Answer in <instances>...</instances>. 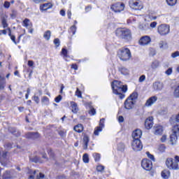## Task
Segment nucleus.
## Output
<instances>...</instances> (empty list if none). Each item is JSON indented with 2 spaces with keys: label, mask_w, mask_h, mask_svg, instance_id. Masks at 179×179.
Segmentation results:
<instances>
[{
  "label": "nucleus",
  "mask_w": 179,
  "mask_h": 179,
  "mask_svg": "<svg viewBox=\"0 0 179 179\" xmlns=\"http://www.w3.org/2000/svg\"><path fill=\"white\" fill-rule=\"evenodd\" d=\"M97 171H104V166L99 165L96 166Z\"/></svg>",
  "instance_id": "37998d69"
},
{
  "label": "nucleus",
  "mask_w": 179,
  "mask_h": 179,
  "mask_svg": "<svg viewBox=\"0 0 179 179\" xmlns=\"http://www.w3.org/2000/svg\"><path fill=\"white\" fill-rule=\"evenodd\" d=\"M162 177L164 179H169V178L170 177V171L164 170L162 172Z\"/></svg>",
  "instance_id": "4be33fe9"
},
{
  "label": "nucleus",
  "mask_w": 179,
  "mask_h": 179,
  "mask_svg": "<svg viewBox=\"0 0 179 179\" xmlns=\"http://www.w3.org/2000/svg\"><path fill=\"white\" fill-rule=\"evenodd\" d=\"M61 100H62V96L59 95L57 96L55 99V101L56 103H59V101H61Z\"/></svg>",
  "instance_id": "c03bdc74"
},
{
  "label": "nucleus",
  "mask_w": 179,
  "mask_h": 179,
  "mask_svg": "<svg viewBox=\"0 0 179 179\" xmlns=\"http://www.w3.org/2000/svg\"><path fill=\"white\" fill-rule=\"evenodd\" d=\"M157 31L160 36H167L170 33V25L162 24L158 26Z\"/></svg>",
  "instance_id": "423d86ee"
},
{
  "label": "nucleus",
  "mask_w": 179,
  "mask_h": 179,
  "mask_svg": "<svg viewBox=\"0 0 179 179\" xmlns=\"http://www.w3.org/2000/svg\"><path fill=\"white\" fill-rule=\"evenodd\" d=\"M125 8V4L122 3H115L113 4L110 7V9L113 10L115 13H118L120 12H122Z\"/></svg>",
  "instance_id": "1a4fd4ad"
},
{
  "label": "nucleus",
  "mask_w": 179,
  "mask_h": 179,
  "mask_svg": "<svg viewBox=\"0 0 179 179\" xmlns=\"http://www.w3.org/2000/svg\"><path fill=\"white\" fill-rule=\"evenodd\" d=\"M150 41H152L150 36H145L141 38L139 40V44H141V45H148Z\"/></svg>",
  "instance_id": "4468645a"
},
{
  "label": "nucleus",
  "mask_w": 179,
  "mask_h": 179,
  "mask_svg": "<svg viewBox=\"0 0 179 179\" xmlns=\"http://www.w3.org/2000/svg\"><path fill=\"white\" fill-rule=\"evenodd\" d=\"M54 44L56 45V47H59V39L55 38L54 40Z\"/></svg>",
  "instance_id": "09e8293b"
},
{
  "label": "nucleus",
  "mask_w": 179,
  "mask_h": 179,
  "mask_svg": "<svg viewBox=\"0 0 179 179\" xmlns=\"http://www.w3.org/2000/svg\"><path fill=\"white\" fill-rule=\"evenodd\" d=\"M138 99V93L133 92L125 101L124 102V108L126 110H132L136 103V99Z\"/></svg>",
  "instance_id": "f257e3e1"
},
{
  "label": "nucleus",
  "mask_w": 179,
  "mask_h": 179,
  "mask_svg": "<svg viewBox=\"0 0 179 179\" xmlns=\"http://www.w3.org/2000/svg\"><path fill=\"white\" fill-rule=\"evenodd\" d=\"M74 131H76V132H78V134H80V132L83 131V126L80 124H77L74 127Z\"/></svg>",
  "instance_id": "b1692460"
},
{
  "label": "nucleus",
  "mask_w": 179,
  "mask_h": 179,
  "mask_svg": "<svg viewBox=\"0 0 179 179\" xmlns=\"http://www.w3.org/2000/svg\"><path fill=\"white\" fill-rule=\"evenodd\" d=\"M70 30L73 32V34L76 33V26L73 25L70 28Z\"/></svg>",
  "instance_id": "603ef678"
},
{
  "label": "nucleus",
  "mask_w": 179,
  "mask_h": 179,
  "mask_svg": "<svg viewBox=\"0 0 179 179\" xmlns=\"http://www.w3.org/2000/svg\"><path fill=\"white\" fill-rule=\"evenodd\" d=\"M22 26H24V27H27V29H31V27H33V24L30 22V20L26 18L23 21Z\"/></svg>",
  "instance_id": "f3484780"
},
{
  "label": "nucleus",
  "mask_w": 179,
  "mask_h": 179,
  "mask_svg": "<svg viewBox=\"0 0 179 179\" xmlns=\"http://www.w3.org/2000/svg\"><path fill=\"white\" fill-rule=\"evenodd\" d=\"M115 94H118L120 99H124L125 97V95L121 93V92H118L117 93H114Z\"/></svg>",
  "instance_id": "864d4df0"
},
{
  "label": "nucleus",
  "mask_w": 179,
  "mask_h": 179,
  "mask_svg": "<svg viewBox=\"0 0 179 179\" xmlns=\"http://www.w3.org/2000/svg\"><path fill=\"white\" fill-rule=\"evenodd\" d=\"M8 31H9L8 35L10 36L12 41H13L14 43L17 44V43L16 42V37L12 35V31H10V29H8Z\"/></svg>",
  "instance_id": "7c9ffc66"
},
{
  "label": "nucleus",
  "mask_w": 179,
  "mask_h": 179,
  "mask_svg": "<svg viewBox=\"0 0 179 179\" xmlns=\"http://www.w3.org/2000/svg\"><path fill=\"white\" fill-rule=\"evenodd\" d=\"M175 120L176 122H179V113L176 115Z\"/></svg>",
  "instance_id": "774afa93"
},
{
  "label": "nucleus",
  "mask_w": 179,
  "mask_h": 179,
  "mask_svg": "<svg viewBox=\"0 0 179 179\" xmlns=\"http://www.w3.org/2000/svg\"><path fill=\"white\" fill-rule=\"evenodd\" d=\"M158 150L161 152L163 153V152H166V145L164 144H161L158 147Z\"/></svg>",
  "instance_id": "2f4dec72"
},
{
  "label": "nucleus",
  "mask_w": 179,
  "mask_h": 179,
  "mask_svg": "<svg viewBox=\"0 0 179 179\" xmlns=\"http://www.w3.org/2000/svg\"><path fill=\"white\" fill-rule=\"evenodd\" d=\"M50 8H52V4L50 3H44L41 6V10H48V9H50Z\"/></svg>",
  "instance_id": "412c9836"
},
{
  "label": "nucleus",
  "mask_w": 179,
  "mask_h": 179,
  "mask_svg": "<svg viewBox=\"0 0 179 179\" xmlns=\"http://www.w3.org/2000/svg\"><path fill=\"white\" fill-rule=\"evenodd\" d=\"M71 108H72V113H76L78 111H79V108H78V104L75 102H71Z\"/></svg>",
  "instance_id": "5701e85b"
},
{
  "label": "nucleus",
  "mask_w": 179,
  "mask_h": 179,
  "mask_svg": "<svg viewBox=\"0 0 179 179\" xmlns=\"http://www.w3.org/2000/svg\"><path fill=\"white\" fill-rule=\"evenodd\" d=\"M150 26V27H152V29H155V27H156V26H157V22H151Z\"/></svg>",
  "instance_id": "6e6d98bb"
},
{
  "label": "nucleus",
  "mask_w": 179,
  "mask_h": 179,
  "mask_svg": "<svg viewBox=\"0 0 179 179\" xmlns=\"http://www.w3.org/2000/svg\"><path fill=\"white\" fill-rule=\"evenodd\" d=\"M43 37L44 38H45V40H50V37H51V31H47L44 33L43 34Z\"/></svg>",
  "instance_id": "c756f323"
},
{
  "label": "nucleus",
  "mask_w": 179,
  "mask_h": 179,
  "mask_svg": "<svg viewBox=\"0 0 179 179\" xmlns=\"http://www.w3.org/2000/svg\"><path fill=\"white\" fill-rule=\"evenodd\" d=\"M129 6L132 9H135L136 10H141V9L143 8V6L142 5V2L139 0H131L129 1Z\"/></svg>",
  "instance_id": "0eeeda50"
},
{
  "label": "nucleus",
  "mask_w": 179,
  "mask_h": 179,
  "mask_svg": "<svg viewBox=\"0 0 179 179\" xmlns=\"http://www.w3.org/2000/svg\"><path fill=\"white\" fill-rule=\"evenodd\" d=\"M157 101V96H151L149 98L146 103H145V106L146 107H150L152 104H155Z\"/></svg>",
  "instance_id": "dca6fc26"
},
{
  "label": "nucleus",
  "mask_w": 179,
  "mask_h": 179,
  "mask_svg": "<svg viewBox=\"0 0 179 179\" xmlns=\"http://www.w3.org/2000/svg\"><path fill=\"white\" fill-rule=\"evenodd\" d=\"M173 96L176 99L179 98V85L176 87L174 89Z\"/></svg>",
  "instance_id": "cd10ccee"
},
{
  "label": "nucleus",
  "mask_w": 179,
  "mask_h": 179,
  "mask_svg": "<svg viewBox=\"0 0 179 179\" xmlns=\"http://www.w3.org/2000/svg\"><path fill=\"white\" fill-rule=\"evenodd\" d=\"M83 160L84 163H89V155L87 154H84L83 157Z\"/></svg>",
  "instance_id": "58836bf2"
},
{
  "label": "nucleus",
  "mask_w": 179,
  "mask_h": 179,
  "mask_svg": "<svg viewBox=\"0 0 179 179\" xmlns=\"http://www.w3.org/2000/svg\"><path fill=\"white\" fill-rule=\"evenodd\" d=\"M131 147L134 152H141V150L143 148V145H142L141 140H133Z\"/></svg>",
  "instance_id": "6e6552de"
},
{
  "label": "nucleus",
  "mask_w": 179,
  "mask_h": 179,
  "mask_svg": "<svg viewBox=\"0 0 179 179\" xmlns=\"http://www.w3.org/2000/svg\"><path fill=\"white\" fill-rule=\"evenodd\" d=\"M177 57H179V52L178 51H176V52L171 54V57L172 58H177Z\"/></svg>",
  "instance_id": "49530a36"
},
{
  "label": "nucleus",
  "mask_w": 179,
  "mask_h": 179,
  "mask_svg": "<svg viewBox=\"0 0 179 179\" xmlns=\"http://www.w3.org/2000/svg\"><path fill=\"white\" fill-rule=\"evenodd\" d=\"M141 166L144 170L147 171H150L151 169H152L153 165L152 164V161L148 159H144L141 162Z\"/></svg>",
  "instance_id": "9d476101"
},
{
  "label": "nucleus",
  "mask_w": 179,
  "mask_h": 179,
  "mask_svg": "<svg viewBox=\"0 0 179 179\" xmlns=\"http://www.w3.org/2000/svg\"><path fill=\"white\" fill-rule=\"evenodd\" d=\"M120 71L122 75H129V70L125 67H122Z\"/></svg>",
  "instance_id": "bb28decb"
},
{
  "label": "nucleus",
  "mask_w": 179,
  "mask_h": 179,
  "mask_svg": "<svg viewBox=\"0 0 179 179\" xmlns=\"http://www.w3.org/2000/svg\"><path fill=\"white\" fill-rule=\"evenodd\" d=\"M28 66H29L30 67L34 66V62H33V60L28 61Z\"/></svg>",
  "instance_id": "13d9d810"
},
{
  "label": "nucleus",
  "mask_w": 179,
  "mask_h": 179,
  "mask_svg": "<svg viewBox=\"0 0 179 179\" xmlns=\"http://www.w3.org/2000/svg\"><path fill=\"white\" fill-rule=\"evenodd\" d=\"M173 133L176 134L179 136V125H176L173 127Z\"/></svg>",
  "instance_id": "72a5a7b5"
},
{
  "label": "nucleus",
  "mask_w": 179,
  "mask_h": 179,
  "mask_svg": "<svg viewBox=\"0 0 179 179\" xmlns=\"http://www.w3.org/2000/svg\"><path fill=\"white\" fill-rule=\"evenodd\" d=\"M7 156H8V152H6V151L3 152L2 157H3V159H6V157Z\"/></svg>",
  "instance_id": "e2e57ef3"
},
{
  "label": "nucleus",
  "mask_w": 179,
  "mask_h": 179,
  "mask_svg": "<svg viewBox=\"0 0 179 179\" xmlns=\"http://www.w3.org/2000/svg\"><path fill=\"white\" fill-rule=\"evenodd\" d=\"M3 178L4 179H9V178H10V172L6 171L3 173Z\"/></svg>",
  "instance_id": "e433bc0d"
},
{
  "label": "nucleus",
  "mask_w": 179,
  "mask_h": 179,
  "mask_svg": "<svg viewBox=\"0 0 179 179\" xmlns=\"http://www.w3.org/2000/svg\"><path fill=\"white\" fill-rule=\"evenodd\" d=\"M5 87V80L0 77V90H2Z\"/></svg>",
  "instance_id": "f704fd0d"
},
{
  "label": "nucleus",
  "mask_w": 179,
  "mask_h": 179,
  "mask_svg": "<svg viewBox=\"0 0 179 179\" xmlns=\"http://www.w3.org/2000/svg\"><path fill=\"white\" fill-rule=\"evenodd\" d=\"M166 139H167V136L166 135L162 136L161 138V142H166Z\"/></svg>",
  "instance_id": "680f3d73"
},
{
  "label": "nucleus",
  "mask_w": 179,
  "mask_h": 179,
  "mask_svg": "<svg viewBox=\"0 0 179 179\" xmlns=\"http://www.w3.org/2000/svg\"><path fill=\"white\" fill-rule=\"evenodd\" d=\"M62 55H64V57H68V50H67L66 49H65V48H63V49L62 50Z\"/></svg>",
  "instance_id": "79ce46f5"
},
{
  "label": "nucleus",
  "mask_w": 179,
  "mask_h": 179,
  "mask_svg": "<svg viewBox=\"0 0 179 179\" xmlns=\"http://www.w3.org/2000/svg\"><path fill=\"white\" fill-rule=\"evenodd\" d=\"M34 100L37 103H40V98H38V96H34Z\"/></svg>",
  "instance_id": "052dcab7"
},
{
  "label": "nucleus",
  "mask_w": 179,
  "mask_h": 179,
  "mask_svg": "<svg viewBox=\"0 0 179 179\" xmlns=\"http://www.w3.org/2000/svg\"><path fill=\"white\" fill-rule=\"evenodd\" d=\"M76 96H77L79 98H82V92H80V90H79V88H77L76 90Z\"/></svg>",
  "instance_id": "a19ab883"
},
{
  "label": "nucleus",
  "mask_w": 179,
  "mask_h": 179,
  "mask_svg": "<svg viewBox=\"0 0 179 179\" xmlns=\"http://www.w3.org/2000/svg\"><path fill=\"white\" fill-rule=\"evenodd\" d=\"M93 157L94 158L95 162H99L100 160V154L99 153H94Z\"/></svg>",
  "instance_id": "ea45409f"
},
{
  "label": "nucleus",
  "mask_w": 179,
  "mask_h": 179,
  "mask_svg": "<svg viewBox=\"0 0 179 179\" xmlns=\"http://www.w3.org/2000/svg\"><path fill=\"white\" fill-rule=\"evenodd\" d=\"M1 23L4 29L8 26V23H6V18L5 17H1Z\"/></svg>",
  "instance_id": "c9c22d12"
},
{
  "label": "nucleus",
  "mask_w": 179,
  "mask_h": 179,
  "mask_svg": "<svg viewBox=\"0 0 179 179\" xmlns=\"http://www.w3.org/2000/svg\"><path fill=\"white\" fill-rule=\"evenodd\" d=\"M36 179H44V174L39 173V174L36 176Z\"/></svg>",
  "instance_id": "3c124183"
},
{
  "label": "nucleus",
  "mask_w": 179,
  "mask_h": 179,
  "mask_svg": "<svg viewBox=\"0 0 179 179\" xmlns=\"http://www.w3.org/2000/svg\"><path fill=\"white\" fill-rule=\"evenodd\" d=\"M83 148L84 149H87V144L89 143V137L87 136H85L83 137Z\"/></svg>",
  "instance_id": "393cba45"
},
{
  "label": "nucleus",
  "mask_w": 179,
  "mask_h": 179,
  "mask_svg": "<svg viewBox=\"0 0 179 179\" xmlns=\"http://www.w3.org/2000/svg\"><path fill=\"white\" fill-rule=\"evenodd\" d=\"M25 138L27 139H38L40 138V134L38 132H28L25 134Z\"/></svg>",
  "instance_id": "f8f14e48"
},
{
  "label": "nucleus",
  "mask_w": 179,
  "mask_h": 179,
  "mask_svg": "<svg viewBox=\"0 0 179 179\" xmlns=\"http://www.w3.org/2000/svg\"><path fill=\"white\" fill-rule=\"evenodd\" d=\"M146 79V76L145 75H143L141 76L140 78H139V82L140 83H142V82H144V80Z\"/></svg>",
  "instance_id": "5fc2aeb1"
},
{
  "label": "nucleus",
  "mask_w": 179,
  "mask_h": 179,
  "mask_svg": "<svg viewBox=\"0 0 179 179\" xmlns=\"http://www.w3.org/2000/svg\"><path fill=\"white\" fill-rule=\"evenodd\" d=\"M145 127L146 129H150L153 127V117H149L145 120Z\"/></svg>",
  "instance_id": "2eb2a0df"
},
{
  "label": "nucleus",
  "mask_w": 179,
  "mask_h": 179,
  "mask_svg": "<svg viewBox=\"0 0 179 179\" xmlns=\"http://www.w3.org/2000/svg\"><path fill=\"white\" fill-rule=\"evenodd\" d=\"M163 83L160 82H155L153 83L154 90H162V89H163Z\"/></svg>",
  "instance_id": "a211bd4d"
},
{
  "label": "nucleus",
  "mask_w": 179,
  "mask_h": 179,
  "mask_svg": "<svg viewBox=\"0 0 179 179\" xmlns=\"http://www.w3.org/2000/svg\"><path fill=\"white\" fill-rule=\"evenodd\" d=\"M4 8L6 9H8V8L10 6V3L9 1H5L3 4Z\"/></svg>",
  "instance_id": "de8ad7c7"
},
{
  "label": "nucleus",
  "mask_w": 179,
  "mask_h": 179,
  "mask_svg": "<svg viewBox=\"0 0 179 179\" xmlns=\"http://www.w3.org/2000/svg\"><path fill=\"white\" fill-rule=\"evenodd\" d=\"M90 114H91L92 115H94L96 114V109L91 108V110L90 111Z\"/></svg>",
  "instance_id": "bf43d9fd"
},
{
  "label": "nucleus",
  "mask_w": 179,
  "mask_h": 179,
  "mask_svg": "<svg viewBox=\"0 0 179 179\" xmlns=\"http://www.w3.org/2000/svg\"><path fill=\"white\" fill-rule=\"evenodd\" d=\"M142 136V131L139 129L134 130L132 133L133 141H140Z\"/></svg>",
  "instance_id": "9b49d317"
},
{
  "label": "nucleus",
  "mask_w": 179,
  "mask_h": 179,
  "mask_svg": "<svg viewBox=\"0 0 179 179\" xmlns=\"http://www.w3.org/2000/svg\"><path fill=\"white\" fill-rule=\"evenodd\" d=\"M146 155L148 157H149V159H151V160H155V157L152 155H151L149 152H147Z\"/></svg>",
  "instance_id": "8fccbe9b"
},
{
  "label": "nucleus",
  "mask_w": 179,
  "mask_h": 179,
  "mask_svg": "<svg viewBox=\"0 0 179 179\" xmlns=\"http://www.w3.org/2000/svg\"><path fill=\"white\" fill-rule=\"evenodd\" d=\"M7 149H12V143H8L6 145Z\"/></svg>",
  "instance_id": "0e129e2a"
},
{
  "label": "nucleus",
  "mask_w": 179,
  "mask_h": 179,
  "mask_svg": "<svg viewBox=\"0 0 179 179\" xmlns=\"http://www.w3.org/2000/svg\"><path fill=\"white\" fill-rule=\"evenodd\" d=\"M116 34L121 37L122 38H124V40H131V31L127 29H117L116 31Z\"/></svg>",
  "instance_id": "39448f33"
},
{
  "label": "nucleus",
  "mask_w": 179,
  "mask_h": 179,
  "mask_svg": "<svg viewBox=\"0 0 179 179\" xmlns=\"http://www.w3.org/2000/svg\"><path fill=\"white\" fill-rule=\"evenodd\" d=\"M159 61L155 60L154 62H152L151 68L152 69H156L157 68H159Z\"/></svg>",
  "instance_id": "c85d7f7f"
},
{
  "label": "nucleus",
  "mask_w": 179,
  "mask_h": 179,
  "mask_svg": "<svg viewBox=\"0 0 179 179\" xmlns=\"http://www.w3.org/2000/svg\"><path fill=\"white\" fill-rule=\"evenodd\" d=\"M155 135H162L163 134V127L162 126H157L155 127Z\"/></svg>",
  "instance_id": "6ab92c4d"
},
{
  "label": "nucleus",
  "mask_w": 179,
  "mask_h": 179,
  "mask_svg": "<svg viewBox=\"0 0 179 179\" xmlns=\"http://www.w3.org/2000/svg\"><path fill=\"white\" fill-rule=\"evenodd\" d=\"M179 157L176 155L174 159L169 157L166 160V166L169 170H179Z\"/></svg>",
  "instance_id": "f03ea898"
},
{
  "label": "nucleus",
  "mask_w": 179,
  "mask_h": 179,
  "mask_svg": "<svg viewBox=\"0 0 179 179\" xmlns=\"http://www.w3.org/2000/svg\"><path fill=\"white\" fill-rule=\"evenodd\" d=\"M112 89L113 93H118V92H123L125 93V92L128 90L127 85H122V83L118 80H115L112 83Z\"/></svg>",
  "instance_id": "20e7f679"
},
{
  "label": "nucleus",
  "mask_w": 179,
  "mask_h": 179,
  "mask_svg": "<svg viewBox=\"0 0 179 179\" xmlns=\"http://www.w3.org/2000/svg\"><path fill=\"white\" fill-rule=\"evenodd\" d=\"M117 56L121 61H129L132 57V55L131 54V50H129L127 48H124L118 51Z\"/></svg>",
  "instance_id": "7ed1b4c3"
},
{
  "label": "nucleus",
  "mask_w": 179,
  "mask_h": 179,
  "mask_svg": "<svg viewBox=\"0 0 179 179\" xmlns=\"http://www.w3.org/2000/svg\"><path fill=\"white\" fill-rule=\"evenodd\" d=\"M103 128H104V118L101 119L99 126L95 128L94 131V135L99 136V132H101V131H103Z\"/></svg>",
  "instance_id": "ddd939ff"
},
{
  "label": "nucleus",
  "mask_w": 179,
  "mask_h": 179,
  "mask_svg": "<svg viewBox=\"0 0 179 179\" xmlns=\"http://www.w3.org/2000/svg\"><path fill=\"white\" fill-rule=\"evenodd\" d=\"M165 73L168 76L171 75V73H173V69L169 68L167 69V71H165Z\"/></svg>",
  "instance_id": "a18cd8bd"
},
{
  "label": "nucleus",
  "mask_w": 179,
  "mask_h": 179,
  "mask_svg": "<svg viewBox=\"0 0 179 179\" xmlns=\"http://www.w3.org/2000/svg\"><path fill=\"white\" fill-rule=\"evenodd\" d=\"M67 16H68L69 19H71V16H72V13L71 12L70 10H68V11H67Z\"/></svg>",
  "instance_id": "69168bd1"
},
{
  "label": "nucleus",
  "mask_w": 179,
  "mask_h": 179,
  "mask_svg": "<svg viewBox=\"0 0 179 179\" xmlns=\"http://www.w3.org/2000/svg\"><path fill=\"white\" fill-rule=\"evenodd\" d=\"M118 121H119V122H124V117L120 116L118 117Z\"/></svg>",
  "instance_id": "338daca9"
},
{
  "label": "nucleus",
  "mask_w": 179,
  "mask_h": 179,
  "mask_svg": "<svg viewBox=\"0 0 179 179\" xmlns=\"http://www.w3.org/2000/svg\"><path fill=\"white\" fill-rule=\"evenodd\" d=\"M139 29H141V30H145V29H146V24H139Z\"/></svg>",
  "instance_id": "4d7b16f0"
},
{
  "label": "nucleus",
  "mask_w": 179,
  "mask_h": 179,
  "mask_svg": "<svg viewBox=\"0 0 179 179\" xmlns=\"http://www.w3.org/2000/svg\"><path fill=\"white\" fill-rule=\"evenodd\" d=\"M159 48H166L167 47V43L162 41L159 42Z\"/></svg>",
  "instance_id": "4c0bfd02"
},
{
  "label": "nucleus",
  "mask_w": 179,
  "mask_h": 179,
  "mask_svg": "<svg viewBox=\"0 0 179 179\" xmlns=\"http://www.w3.org/2000/svg\"><path fill=\"white\" fill-rule=\"evenodd\" d=\"M166 2L169 6H174L177 3V0H166Z\"/></svg>",
  "instance_id": "473e14b6"
},
{
  "label": "nucleus",
  "mask_w": 179,
  "mask_h": 179,
  "mask_svg": "<svg viewBox=\"0 0 179 179\" xmlns=\"http://www.w3.org/2000/svg\"><path fill=\"white\" fill-rule=\"evenodd\" d=\"M178 136V134H176V133H173L170 136V141H171L172 145H174V143H176L177 142Z\"/></svg>",
  "instance_id": "aec40b11"
},
{
  "label": "nucleus",
  "mask_w": 179,
  "mask_h": 179,
  "mask_svg": "<svg viewBox=\"0 0 179 179\" xmlns=\"http://www.w3.org/2000/svg\"><path fill=\"white\" fill-rule=\"evenodd\" d=\"M41 103L44 106H48L50 104V99L47 96H43L41 99Z\"/></svg>",
  "instance_id": "a878e982"
}]
</instances>
